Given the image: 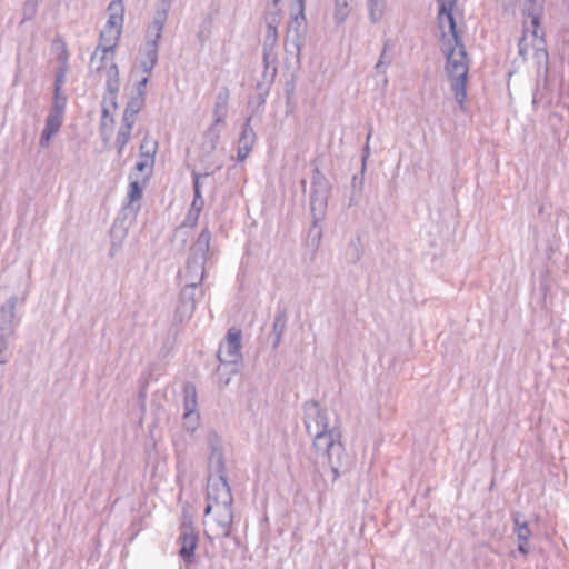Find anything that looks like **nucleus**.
<instances>
[{
    "instance_id": "7c9ffc66",
    "label": "nucleus",
    "mask_w": 569,
    "mask_h": 569,
    "mask_svg": "<svg viewBox=\"0 0 569 569\" xmlns=\"http://www.w3.org/2000/svg\"><path fill=\"white\" fill-rule=\"evenodd\" d=\"M220 139V130L218 129V124L213 122L208 130L204 132V142L203 147L209 151L216 150L218 142Z\"/></svg>"
},
{
    "instance_id": "f704fd0d",
    "label": "nucleus",
    "mask_w": 569,
    "mask_h": 569,
    "mask_svg": "<svg viewBox=\"0 0 569 569\" xmlns=\"http://www.w3.org/2000/svg\"><path fill=\"white\" fill-rule=\"evenodd\" d=\"M127 231L124 229H120L117 227L116 223H113L110 236H111V251L110 256H113L116 251L119 250L122 243V239L124 238Z\"/></svg>"
},
{
    "instance_id": "79ce46f5",
    "label": "nucleus",
    "mask_w": 569,
    "mask_h": 569,
    "mask_svg": "<svg viewBox=\"0 0 569 569\" xmlns=\"http://www.w3.org/2000/svg\"><path fill=\"white\" fill-rule=\"evenodd\" d=\"M168 17L154 13L153 20L149 28H151L153 31H157V33L159 34V32H163Z\"/></svg>"
},
{
    "instance_id": "774afa93",
    "label": "nucleus",
    "mask_w": 569,
    "mask_h": 569,
    "mask_svg": "<svg viewBox=\"0 0 569 569\" xmlns=\"http://www.w3.org/2000/svg\"><path fill=\"white\" fill-rule=\"evenodd\" d=\"M101 136H102L103 140H107V139H108V137H107V136H104V131H103V129H101Z\"/></svg>"
},
{
    "instance_id": "13d9d810",
    "label": "nucleus",
    "mask_w": 569,
    "mask_h": 569,
    "mask_svg": "<svg viewBox=\"0 0 569 569\" xmlns=\"http://www.w3.org/2000/svg\"><path fill=\"white\" fill-rule=\"evenodd\" d=\"M360 258H361V253H360L359 249L355 247L350 262L356 263L360 260Z\"/></svg>"
},
{
    "instance_id": "473e14b6",
    "label": "nucleus",
    "mask_w": 569,
    "mask_h": 569,
    "mask_svg": "<svg viewBox=\"0 0 569 569\" xmlns=\"http://www.w3.org/2000/svg\"><path fill=\"white\" fill-rule=\"evenodd\" d=\"M158 143L156 141H149L146 137L140 144V157L150 160L151 164L154 162V154L157 152Z\"/></svg>"
},
{
    "instance_id": "9b49d317",
    "label": "nucleus",
    "mask_w": 569,
    "mask_h": 569,
    "mask_svg": "<svg viewBox=\"0 0 569 569\" xmlns=\"http://www.w3.org/2000/svg\"><path fill=\"white\" fill-rule=\"evenodd\" d=\"M206 263L207 261L188 254L184 268L179 272L181 283L202 287L206 277Z\"/></svg>"
},
{
    "instance_id": "e433bc0d",
    "label": "nucleus",
    "mask_w": 569,
    "mask_h": 569,
    "mask_svg": "<svg viewBox=\"0 0 569 569\" xmlns=\"http://www.w3.org/2000/svg\"><path fill=\"white\" fill-rule=\"evenodd\" d=\"M142 197V187L138 181H131L129 183V190H128V199L130 206L131 203L140 200Z\"/></svg>"
},
{
    "instance_id": "3c124183",
    "label": "nucleus",
    "mask_w": 569,
    "mask_h": 569,
    "mask_svg": "<svg viewBox=\"0 0 569 569\" xmlns=\"http://www.w3.org/2000/svg\"><path fill=\"white\" fill-rule=\"evenodd\" d=\"M251 151H252L251 148L238 146L237 160L239 162H243L249 157Z\"/></svg>"
},
{
    "instance_id": "680f3d73",
    "label": "nucleus",
    "mask_w": 569,
    "mask_h": 569,
    "mask_svg": "<svg viewBox=\"0 0 569 569\" xmlns=\"http://www.w3.org/2000/svg\"><path fill=\"white\" fill-rule=\"evenodd\" d=\"M523 39H525V37H522V38L520 39V42H519V53H520V54H523V53H525V50H523V48H522V46H521V42L523 41Z\"/></svg>"
},
{
    "instance_id": "bb28decb",
    "label": "nucleus",
    "mask_w": 569,
    "mask_h": 569,
    "mask_svg": "<svg viewBox=\"0 0 569 569\" xmlns=\"http://www.w3.org/2000/svg\"><path fill=\"white\" fill-rule=\"evenodd\" d=\"M144 97L143 94H137L130 99L124 108V112L122 119L126 121L136 122V116L144 106Z\"/></svg>"
},
{
    "instance_id": "cd10ccee",
    "label": "nucleus",
    "mask_w": 569,
    "mask_h": 569,
    "mask_svg": "<svg viewBox=\"0 0 569 569\" xmlns=\"http://www.w3.org/2000/svg\"><path fill=\"white\" fill-rule=\"evenodd\" d=\"M369 20L376 24L381 21L387 9V0H367Z\"/></svg>"
},
{
    "instance_id": "aec40b11",
    "label": "nucleus",
    "mask_w": 569,
    "mask_h": 569,
    "mask_svg": "<svg viewBox=\"0 0 569 569\" xmlns=\"http://www.w3.org/2000/svg\"><path fill=\"white\" fill-rule=\"evenodd\" d=\"M393 49L395 44L391 39H386L383 41V48L380 53L379 60L375 66V70L377 74H386L387 68L393 61Z\"/></svg>"
},
{
    "instance_id": "c9c22d12",
    "label": "nucleus",
    "mask_w": 569,
    "mask_h": 569,
    "mask_svg": "<svg viewBox=\"0 0 569 569\" xmlns=\"http://www.w3.org/2000/svg\"><path fill=\"white\" fill-rule=\"evenodd\" d=\"M182 419H183V427L190 433H193L198 429L199 419H200L199 412H192L189 415H188V412H184Z\"/></svg>"
},
{
    "instance_id": "39448f33",
    "label": "nucleus",
    "mask_w": 569,
    "mask_h": 569,
    "mask_svg": "<svg viewBox=\"0 0 569 569\" xmlns=\"http://www.w3.org/2000/svg\"><path fill=\"white\" fill-rule=\"evenodd\" d=\"M17 303L18 297L13 295L0 307V366L7 363L11 357L9 346L16 337V328L20 322L16 315Z\"/></svg>"
},
{
    "instance_id": "5fc2aeb1",
    "label": "nucleus",
    "mask_w": 569,
    "mask_h": 569,
    "mask_svg": "<svg viewBox=\"0 0 569 569\" xmlns=\"http://www.w3.org/2000/svg\"><path fill=\"white\" fill-rule=\"evenodd\" d=\"M266 24H267L266 36H271L273 38H278V26L279 24H271V23H266Z\"/></svg>"
},
{
    "instance_id": "b1692460",
    "label": "nucleus",
    "mask_w": 569,
    "mask_h": 569,
    "mask_svg": "<svg viewBox=\"0 0 569 569\" xmlns=\"http://www.w3.org/2000/svg\"><path fill=\"white\" fill-rule=\"evenodd\" d=\"M133 124H134V122L126 121L122 119L121 127H120L117 138H116V147H117L119 157L122 156L123 150L131 138V130H132Z\"/></svg>"
},
{
    "instance_id": "4c0bfd02",
    "label": "nucleus",
    "mask_w": 569,
    "mask_h": 569,
    "mask_svg": "<svg viewBox=\"0 0 569 569\" xmlns=\"http://www.w3.org/2000/svg\"><path fill=\"white\" fill-rule=\"evenodd\" d=\"M264 21L266 23L280 24L281 16L279 4L277 7L272 4V8L267 10L264 13Z\"/></svg>"
},
{
    "instance_id": "de8ad7c7",
    "label": "nucleus",
    "mask_w": 569,
    "mask_h": 569,
    "mask_svg": "<svg viewBox=\"0 0 569 569\" xmlns=\"http://www.w3.org/2000/svg\"><path fill=\"white\" fill-rule=\"evenodd\" d=\"M162 38V32L157 33V31H153L151 28L148 27L147 29V40L144 43H152L159 48V41Z\"/></svg>"
},
{
    "instance_id": "393cba45",
    "label": "nucleus",
    "mask_w": 569,
    "mask_h": 569,
    "mask_svg": "<svg viewBox=\"0 0 569 569\" xmlns=\"http://www.w3.org/2000/svg\"><path fill=\"white\" fill-rule=\"evenodd\" d=\"M67 107V96L62 91H53V100L48 117H52L63 121Z\"/></svg>"
},
{
    "instance_id": "20e7f679",
    "label": "nucleus",
    "mask_w": 569,
    "mask_h": 569,
    "mask_svg": "<svg viewBox=\"0 0 569 569\" xmlns=\"http://www.w3.org/2000/svg\"><path fill=\"white\" fill-rule=\"evenodd\" d=\"M330 183L322 172L315 168L311 178L310 209L313 218V226L310 234L315 232L312 241L318 246L321 238V231L318 229V221L322 220L327 210L328 198L330 194Z\"/></svg>"
},
{
    "instance_id": "09e8293b",
    "label": "nucleus",
    "mask_w": 569,
    "mask_h": 569,
    "mask_svg": "<svg viewBox=\"0 0 569 569\" xmlns=\"http://www.w3.org/2000/svg\"><path fill=\"white\" fill-rule=\"evenodd\" d=\"M271 86L272 83L261 80L256 86V93L261 97H268Z\"/></svg>"
},
{
    "instance_id": "6e6d98bb",
    "label": "nucleus",
    "mask_w": 569,
    "mask_h": 569,
    "mask_svg": "<svg viewBox=\"0 0 569 569\" xmlns=\"http://www.w3.org/2000/svg\"><path fill=\"white\" fill-rule=\"evenodd\" d=\"M267 97H261L256 93V97L249 100V106H251L253 102L257 103L258 107H261L266 103Z\"/></svg>"
},
{
    "instance_id": "7ed1b4c3",
    "label": "nucleus",
    "mask_w": 569,
    "mask_h": 569,
    "mask_svg": "<svg viewBox=\"0 0 569 569\" xmlns=\"http://www.w3.org/2000/svg\"><path fill=\"white\" fill-rule=\"evenodd\" d=\"M206 499L204 516L210 515L216 509V521L222 530V536L229 537L233 522V497L227 476L209 475Z\"/></svg>"
},
{
    "instance_id": "0eeeda50",
    "label": "nucleus",
    "mask_w": 569,
    "mask_h": 569,
    "mask_svg": "<svg viewBox=\"0 0 569 569\" xmlns=\"http://www.w3.org/2000/svg\"><path fill=\"white\" fill-rule=\"evenodd\" d=\"M177 542L180 545L179 557L186 565L196 562V549L199 542V535L193 526L192 517L186 512L179 526V536Z\"/></svg>"
},
{
    "instance_id": "a18cd8bd",
    "label": "nucleus",
    "mask_w": 569,
    "mask_h": 569,
    "mask_svg": "<svg viewBox=\"0 0 569 569\" xmlns=\"http://www.w3.org/2000/svg\"><path fill=\"white\" fill-rule=\"evenodd\" d=\"M371 136H372V129L370 128V130H369V132L367 134L366 144H365L363 150H362V157H361V168H362V171H366L367 159L370 156L369 141H370Z\"/></svg>"
},
{
    "instance_id": "052dcab7",
    "label": "nucleus",
    "mask_w": 569,
    "mask_h": 569,
    "mask_svg": "<svg viewBox=\"0 0 569 569\" xmlns=\"http://www.w3.org/2000/svg\"><path fill=\"white\" fill-rule=\"evenodd\" d=\"M50 141H51V139L43 138L40 136L39 144L41 148H48L50 146Z\"/></svg>"
},
{
    "instance_id": "423d86ee",
    "label": "nucleus",
    "mask_w": 569,
    "mask_h": 569,
    "mask_svg": "<svg viewBox=\"0 0 569 569\" xmlns=\"http://www.w3.org/2000/svg\"><path fill=\"white\" fill-rule=\"evenodd\" d=\"M306 32L305 10L300 8L298 13L290 19L284 38V51L287 54L295 57L297 62L301 60V50L305 43Z\"/></svg>"
},
{
    "instance_id": "8fccbe9b",
    "label": "nucleus",
    "mask_w": 569,
    "mask_h": 569,
    "mask_svg": "<svg viewBox=\"0 0 569 569\" xmlns=\"http://www.w3.org/2000/svg\"><path fill=\"white\" fill-rule=\"evenodd\" d=\"M277 72H278V68L277 67H268V69L263 68L262 80L267 81V82H270V83H273L274 79H276V76H277Z\"/></svg>"
},
{
    "instance_id": "0e129e2a",
    "label": "nucleus",
    "mask_w": 569,
    "mask_h": 569,
    "mask_svg": "<svg viewBox=\"0 0 569 569\" xmlns=\"http://www.w3.org/2000/svg\"><path fill=\"white\" fill-rule=\"evenodd\" d=\"M109 116V110L107 108H103L102 110V117L107 118Z\"/></svg>"
},
{
    "instance_id": "338daca9",
    "label": "nucleus",
    "mask_w": 569,
    "mask_h": 569,
    "mask_svg": "<svg viewBox=\"0 0 569 569\" xmlns=\"http://www.w3.org/2000/svg\"><path fill=\"white\" fill-rule=\"evenodd\" d=\"M280 0H272V4L277 7L279 4Z\"/></svg>"
},
{
    "instance_id": "4468645a",
    "label": "nucleus",
    "mask_w": 569,
    "mask_h": 569,
    "mask_svg": "<svg viewBox=\"0 0 569 569\" xmlns=\"http://www.w3.org/2000/svg\"><path fill=\"white\" fill-rule=\"evenodd\" d=\"M108 20L103 30L113 31L122 34L124 22V4L123 0H111L108 8Z\"/></svg>"
},
{
    "instance_id": "c756f323",
    "label": "nucleus",
    "mask_w": 569,
    "mask_h": 569,
    "mask_svg": "<svg viewBox=\"0 0 569 569\" xmlns=\"http://www.w3.org/2000/svg\"><path fill=\"white\" fill-rule=\"evenodd\" d=\"M352 0H335L333 20L337 24L346 21L351 12Z\"/></svg>"
},
{
    "instance_id": "bf43d9fd",
    "label": "nucleus",
    "mask_w": 569,
    "mask_h": 569,
    "mask_svg": "<svg viewBox=\"0 0 569 569\" xmlns=\"http://www.w3.org/2000/svg\"><path fill=\"white\" fill-rule=\"evenodd\" d=\"M293 92H295L293 84H288L287 88H286V97H287L288 100L291 99V97L293 96Z\"/></svg>"
},
{
    "instance_id": "f257e3e1",
    "label": "nucleus",
    "mask_w": 569,
    "mask_h": 569,
    "mask_svg": "<svg viewBox=\"0 0 569 569\" xmlns=\"http://www.w3.org/2000/svg\"><path fill=\"white\" fill-rule=\"evenodd\" d=\"M303 425L307 433L312 437V446L317 453L327 457L332 481L349 468V458L341 441V430L337 421L330 422L328 410L317 400H307L302 405Z\"/></svg>"
},
{
    "instance_id": "4d7b16f0",
    "label": "nucleus",
    "mask_w": 569,
    "mask_h": 569,
    "mask_svg": "<svg viewBox=\"0 0 569 569\" xmlns=\"http://www.w3.org/2000/svg\"><path fill=\"white\" fill-rule=\"evenodd\" d=\"M149 166H152L149 160H140L136 163V169L140 172L144 171V169Z\"/></svg>"
},
{
    "instance_id": "6ab92c4d",
    "label": "nucleus",
    "mask_w": 569,
    "mask_h": 569,
    "mask_svg": "<svg viewBox=\"0 0 569 569\" xmlns=\"http://www.w3.org/2000/svg\"><path fill=\"white\" fill-rule=\"evenodd\" d=\"M203 207H204L203 198H200V199L193 198L191 206H190L183 221L179 226V228L180 229L194 228L199 222V218H200Z\"/></svg>"
},
{
    "instance_id": "f3484780",
    "label": "nucleus",
    "mask_w": 569,
    "mask_h": 569,
    "mask_svg": "<svg viewBox=\"0 0 569 569\" xmlns=\"http://www.w3.org/2000/svg\"><path fill=\"white\" fill-rule=\"evenodd\" d=\"M229 96L230 93L227 87L222 88L217 96V101L213 109V122H216V124L224 123L228 113Z\"/></svg>"
},
{
    "instance_id": "a19ab883",
    "label": "nucleus",
    "mask_w": 569,
    "mask_h": 569,
    "mask_svg": "<svg viewBox=\"0 0 569 569\" xmlns=\"http://www.w3.org/2000/svg\"><path fill=\"white\" fill-rule=\"evenodd\" d=\"M67 68L60 67L54 74L53 91H62V86L66 81Z\"/></svg>"
},
{
    "instance_id": "f03ea898",
    "label": "nucleus",
    "mask_w": 569,
    "mask_h": 569,
    "mask_svg": "<svg viewBox=\"0 0 569 569\" xmlns=\"http://www.w3.org/2000/svg\"><path fill=\"white\" fill-rule=\"evenodd\" d=\"M437 3L439 4L437 14L439 24L442 27L443 20L447 21L449 33L452 36L453 42L451 43L449 40L448 46L441 49L446 57L445 70L449 77L455 99L460 109L465 110L469 59L453 16V9L457 4V0H437Z\"/></svg>"
},
{
    "instance_id": "37998d69",
    "label": "nucleus",
    "mask_w": 569,
    "mask_h": 569,
    "mask_svg": "<svg viewBox=\"0 0 569 569\" xmlns=\"http://www.w3.org/2000/svg\"><path fill=\"white\" fill-rule=\"evenodd\" d=\"M146 400H147V382L140 387V390L138 393V407L140 409L141 416H144L146 410H147Z\"/></svg>"
},
{
    "instance_id": "f8f14e48",
    "label": "nucleus",
    "mask_w": 569,
    "mask_h": 569,
    "mask_svg": "<svg viewBox=\"0 0 569 569\" xmlns=\"http://www.w3.org/2000/svg\"><path fill=\"white\" fill-rule=\"evenodd\" d=\"M210 455L208 461L209 475L226 476L224 455L221 440L213 435L209 440Z\"/></svg>"
},
{
    "instance_id": "9d476101",
    "label": "nucleus",
    "mask_w": 569,
    "mask_h": 569,
    "mask_svg": "<svg viewBox=\"0 0 569 569\" xmlns=\"http://www.w3.org/2000/svg\"><path fill=\"white\" fill-rule=\"evenodd\" d=\"M120 38V33L102 29V31L99 34L98 46L90 58L91 71H102V69L104 68L107 54L109 52H114L116 48L119 44Z\"/></svg>"
},
{
    "instance_id": "6e6552de",
    "label": "nucleus",
    "mask_w": 569,
    "mask_h": 569,
    "mask_svg": "<svg viewBox=\"0 0 569 569\" xmlns=\"http://www.w3.org/2000/svg\"><path fill=\"white\" fill-rule=\"evenodd\" d=\"M204 292L203 287L182 284L173 316L174 322L183 323L190 320L196 311L197 303L204 297Z\"/></svg>"
},
{
    "instance_id": "1a4fd4ad",
    "label": "nucleus",
    "mask_w": 569,
    "mask_h": 569,
    "mask_svg": "<svg viewBox=\"0 0 569 569\" xmlns=\"http://www.w3.org/2000/svg\"><path fill=\"white\" fill-rule=\"evenodd\" d=\"M242 332L238 328H230L226 335L224 341L220 343L217 352L219 362L231 363L233 367L239 366L242 361Z\"/></svg>"
},
{
    "instance_id": "864d4df0",
    "label": "nucleus",
    "mask_w": 569,
    "mask_h": 569,
    "mask_svg": "<svg viewBox=\"0 0 569 569\" xmlns=\"http://www.w3.org/2000/svg\"><path fill=\"white\" fill-rule=\"evenodd\" d=\"M149 82V77L142 78L138 84H137V94H143L144 96V88Z\"/></svg>"
},
{
    "instance_id": "58836bf2",
    "label": "nucleus",
    "mask_w": 569,
    "mask_h": 569,
    "mask_svg": "<svg viewBox=\"0 0 569 569\" xmlns=\"http://www.w3.org/2000/svg\"><path fill=\"white\" fill-rule=\"evenodd\" d=\"M39 0H26L23 3V17L24 20L32 19L38 10Z\"/></svg>"
},
{
    "instance_id": "49530a36",
    "label": "nucleus",
    "mask_w": 569,
    "mask_h": 569,
    "mask_svg": "<svg viewBox=\"0 0 569 569\" xmlns=\"http://www.w3.org/2000/svg\"><path fill=\"white\" fill-rule=\"evenodd\" d=\"M277 42H278V38H273L271 36H264L262 52H276Z\"/></svg>"
},
{
    "instance_id": "2f4dec72",
    "label": "nucleus",
    "mask_w": 569,
    "mask_h": 569,
    "mask_svg": "<svg viewBox=\"0 0 569 569\" xmlns=\"http://www.w3.org/2000/svg\"><path fill=\"white\" fill-rule=\"evenodd\" d=\"M365 183V171L360 170L359 174H353L351 179V197L349 206L357 203L361 196Z\"/></svg>"
},
{
    "instance_id": "c03bdc74",
    "label": "nucleus",
    "mask_w": 569,
    "mask_h": 569,
    "mask_svg": "<svg viewBox=\"0 0 569 569\" xmlns=\"http://www.w3.org/2000/svg\"><path fill=\"white\" fill-rule=\"evenodd\" d=\"M262 62L264 69L268 67H277L278 57L276 52H262Z\"/></svg>"
},
{
    "instance_id": "4be33fe9",
    "label": "nucleus",
    "mask_w": 569,
    "mask_h": 569,
    "mask_svg": "<svg viewBox=\"0 0 569 569\" xmlns=\"http://www.w3.org/2000/svg\"><path fill=\"white\" fill-rule=\"evenodd\" d=\"M106 90L111 99H116L120 90L119 68L114 62L107 69Z\"/></svg>"
},
{
    "instance_id": "a878e982",
    "label": "nucleus",
    "mask_w": 569,
    "mask_h": 569,
    "mask_svg": "<svg viewBox=\"0 0 569 569\" xmlns=\"http://www.w3.org/2000/svg\"><path fill=\"white\" fill-rule=\"evenodd\" d=\"M251 120H252V114L246 119V121L242 126L241 133L238 139V146L248 147V148L252 149L257 141V136L251 126Z\"/></svg>"
},
{
    "instance_id": "ea45409f",
    "label": "nucleus",
    "mask_w": 569,
    "mask_h": 569,
    "mask_svg": "<svg viewBox=\"0 0 569 569\" xmlns=\"http://www.w3.org/2000/svg\"><path fill=\"white\" fill-rule=\"evenodd\" d=\"M210 176V172H204L203 174L201 173H198L196 171L192 172V186H193V198H202V192H201V183H200V179L202 177H208Z\"/></svg>"
},
{
    "instance_id": "c85d7f7f",
    "label": "nucleus",
    "mask_w": 569,
    "mask_h": 569,
    "mask_svg": "<svg viewBox=\"0 0 569 569\" xmlns=\"http://www.w3.org/2000/svg\"><path fill=\"white\" fill-rule=\"evenodd\" d=\"M183 393H184V401H183L184 412H188V415L192 413V412H198L197 411L198 401H197L196 386L192 383H187L184 386Z\"/></svg>"
},
{
    "instance_id": "e2e57ef3",
    "label": "nucleus",
    "mask_w": 569,
    "mask_h": 569,
    "mask_svg": "<svg viewBox=\"0 0 569 569\" xmlns=\"http://www.w3.org/2000/svg\"><path fill=\"white\" fill-rule=\"evenodd\" d=\"M543 56L546 58V73L548 72V52L545 50Z\"/></svg>"
},
{
    "instance_id": "69168bd1",
    "label": "nucleus",
    "mask_w": 569,
    "mask_h": 569,
    "mask_svg": "<svg viewBox=\"0 0 569 569\" xmlns=\"http://www.w3.org/2000/svg\"><path fill=\"white\" fill-rule=\"evenodd\" d=\"M305 1L306 0H297L298 4H299V9L300 8H303L305 9Z\"/></svg>"
},
{
    "instance_id": "2eb2a0df",
    "label": "nucleus",
    "mask_w": 569,
    "mask_h": 569,
    "mask_svg": "<svg viewBox=\"0 0 569 569\" xmlns=\"http://www.w3.org/2000/svg\"><path fill=\"white\" fill-rule=\"evenodd\" d=\"M288 322V311L283 306H278L270 338L272 339V349L277 350L282 341V336L286 332Z\"/></svg>"
},
{
    "instance_id": "a211bd4d",
    "label": "nucleus",
    "mask_w": 569,
    "mask_h": 569,
    "mask_svg": "<svg viewBox=\"0 0 569 569\" xmlns=\"http://www.w3.org/2000/svg\"><path fill=\"white\" fill-rule=\"evenodd\" d=\"M158 56H159V48H157L153 44V42L144 43L143 57L140 61V68L148 76L152 73V71L158 62Z\"/></svg>"
},
{
    "instance_id": "412c9836",
    "label": "nucleus",
    "mask_w": 569,
    "mask_h": 569,
    "mask_svg": "<svg viewBox=\"0 0 569 569\" xmlns=\"http://www.w3.org/2000/svg\"><path fill=\"white\" fill-rule=\"evenodd\" d=\"M545 0H523V14L531 19V24L538 27L543 10Z\"/></svg>"
},
{
    "instance_id": "dca6fc26",
    "label": "nucleus",
    "mask_w": 569,
    "mask_h": 569,
    "mask_svg": "<svg viewBox=\"0 0 569 569\" xmlns=\"http://www.w3.org/2000/svg\"><path fill=\"white\" fill-rule=\"evenodd\" d=\"M521 515L516 512L513 515L515 532L518 539V551L522 555L529 552V539L531 537V530L529 529L527 521H520Z\"/></svg>"
},
{
    "instance_id": "603ef678",
    "label": "nucleus",
    "mask_w": 569,
    "mask_h": 569,
    "mask_svg": "<svg viewBox=\"0 0 569 569\" xmlns=\"http://www.w3.org/2000/svg\"><path fill=\"white\" fill-rule=\"evenodd\" d=\"M170 9H171V6L169 3H164L160 0H158L156 14H161V16L168 17Z\"/></svg>"
},
{
    "instance_id": "ddd939ff",
    "label": "nucleus",
    "mask_w": 569,
    "mask_h": 569,
    "mask_svg": "<svg viewBox=\"0 0 569 569\" xmlns=\"http://www.w3.org/2000/svg\"><path fill=\"white\" fill-rule=\"evenodd\" d=\"M211 240L212 233L209 229V226L206 224L202 228L201 232L198 234L197 239L190 246L189 254L198 259L208 261L210 257L213 254V250L211 249Z\"/></svg>"
},
{
    "instance_id": "72a5a7b5",
    "label": "nucleus",
    "mask_w": 569,
    "mask_h": 569,
    "mask_svg": "<svg viewBox=\"0 0 569 569\" xmlns=\"http://www.w3.org/2000/svg\"><path fill=\"white\" fill-rule=\"evenodd\" d=\"M61 120L48 117L46 118V124L41 132V137L51 139L54 134H57L62 126Z\"/></svg>"
},
{
    "instance_id": "5701e85b",
    "label": "nucleus",
    "mask_w": 569,
    "mask_h": 569,
    "mask_svg": "<svg viewBox=\"0 0 569 569\" xmlns=\"http://www.w3.org/2000/svg\"><path fill=\"white\" fill-rule=\"evenodd\" d=\"M239 372V366H232L231 363L220 362L216 370L217 382L220 388L227 387L232 377Z\"/></svg>"
}]
</instances>
